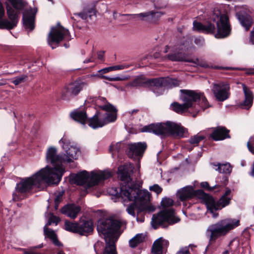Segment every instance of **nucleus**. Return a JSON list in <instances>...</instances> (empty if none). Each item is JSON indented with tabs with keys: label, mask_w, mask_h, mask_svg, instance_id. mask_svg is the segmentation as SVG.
I'll list each match as a JSON object with an SVG mask.
<instances>
[{
	"label": "nucleus",
	"mask_w": 254,
	"mask_h": 254,
	"mask_svg": "<svg viewBox=\"0 0 254 254\" xmlns=\"http://www.w3.org/2000/svg\"><path fill=\"white\" fill-rule=\"evenodd\" d=\"M57 171L55 168L46 167L30 177L21 179L16 184L15 190L24 193L31 191L34 186L40 188L44 183L58 185L61 181L62 173L58 175L55 173Z\"/></svg>",
	"instance_id": "nucleus-1"
},
{
	"label": "nucleus",
	"mask_w": 254,
	"mask_h": 254,
	"mask_svg": "<svg viewBox=\"0 0 254 254\" xmlns=\"http://www.w3.org/2000/svg\"><path fill=\"white\" fill-rule=\"evenodd\" d=\"M122 222L112 218H101L97 222V230L99 233L107 236L105 245L100 254H118L116 243L122 233Z\"/></svg>",
	"instance_id": "nucleus-2"
},
{
	"label": "nucleus",
	"mask_w": 254,
	"mask_h": 254,
	"mask_svg": "<svg viewBox=\"0 0 254 254\" xmlns=\"http://www.w3.org/2000/svg\"><path fill=\"white\" fill-rule=\"evenodd\" d=\"M141 131L153 133L161 137L172 136L176 138H183L185 136V133L188 132V130L181 124L166 121L145 126L141 128Z\"/></svg>",
	"instance_id": "nucleus-3"
},
{
	"label": "nucleus",
	"mask_w": 254,
	"mask_h": 254,
	"mask_svg": "<svg viewBox=\"0 0 254 254\" xmlns=\"http://www.w3.org/2000/svg\"><path fill=\"white\" fill-rule=\"evenodd\" d=\"M140 186L136 183H131L130 185L123 186L120 188L113 190L111 193L116 198L126 197L129 201L133 200L138 204L149 203L150 201L151 193L147 190H139Z\"/></svg>",
	"instance_id": "nucleus-4"
},
{
	"label": "nucleus",
	"mask_w": 254,
	"mask_h": 254,
	"mask_svg": "<svg viewBox=\"0 0 254 254\" xmlns=\"http://www.w3.org/2000/svg\"><path fill=\"white\" fill-rule=\"evenodd\" d=\"M240 225V220L236 219L227 218L220 220L210 225L206 234L209 237V242H215L218 238L225 236L231 230Z\"/></svg>",
	"instance_id": "nucleus-5"
},
{
	"label": "nucleus",
	"mask_w": 254,
	"mask_h": 254,
	"mask_svg": "<svg viewBox=\"0 0 254 254\" xmlns=\"http://www.w3.org/2000/svg\"><path fill=\"white\" fill-rule=\"evenodd\" d=\"M112 176V174L109 172L103 171L100 174L91 172V176L89 177L88 172L84 170L77 174H71L70 175V181L78 186L85 185L90 178V181L87 184L88 187L95 186L103 181L107 180Z\"/></svg>",
	"instance_id": "nucleus-6"
},
{
	"label": "nucleus",
	"mask_w": 254,
	"mask_h": 254,
	"mask_svg": "<svg viewBox=\"0 0 254 254\" xmlns=\"http://www.w3.org/2000/svg\"><path fill=\"white\" fill-rule=\"evenodd\" d=\"M180 221V219L175 216V210L170 208L160 211L152 217L151 224L154 229H157L159 226L167 228L168 224H174Z\"/></svg>",
	"instance_id": "nucleus-7"
},
{
	"label": "nucleus",
	"mask_w": 254,
	"mask_h": 254,
	"mask_svg": "<svg viewBox=\"0 0 254 254\" xmlns=\"http://www.w3.org/2000/svg\"><path fill=\"white\" fill-rule=\"evenodd\" d=\"M64 229L81 236H87L93 231V222L91 219H80L79 221L75 222L66 220L64 222Z\"/></svg>",
	"instance_id": "nucleus-8"
},
{
	"label": "nucleus",
	"mask_w": 254,
	"mask_h": 254,
	"mask_svg": "<svg viewBox=\"0 0 254 254\" xmlns=\"http://www.w3.org/2000/svg\"><path fill=\"white\" fill-rule=\"evenodd\" d=\"M64 39H71L70 33L68 29L63 27L60 23H58L56 27H52L48 36V43L54 49L59 46L60 42Z\"/></svg>",
	"instance_id": "nucleus-9"
},
{
	"label": "nucleus",
	"mask_w": 254,
	"mask_h": 254,
	"mask_svg": "<svg viewBox=\"0 0 254 254\" xmlns=\"http://www.w3.org/2000/svg\"><path fill=\"white\" fill-rule=\"evenodd\" d=\"M231 191L229 188H226L225 193L217 201L212 195L207 193L208 198L207 200L206 207L210 213L214 214V217L215 218L218 215V213L214 214L215 211L220 210L230 204L231 198L227 196L230 194Z\"/></svg>",
	"instance_id": "nucleus-10"
},
{
	"label": "nucleus",
	"mask_w": 254,
	"mask_h": 254,
	"mask_svg": "<svg viewBox=\"0 0 254 254\" xmlns=\"http://www.w3.org/2000/svg\"><path fill=\"white\" fill-rule=\"evenodd\" d=\"M177 196L181 201L191 199L196 197L201 199L206 205L207 200L208 198L207 193L202 190H194L192 186H187L178 190Z\"/></svg>",
	"instance_id": "nucleus-11"
},
{
	"label": "nucleus",
	"mask_w": 254,
	"mask_h": 254,
	"mask_svg": "<svg viewBox=\"0 0 254 254\" xmlns=\"http://www.w3.org/2000/svg\"><path fill=\"white\" fill-rule=\"evenodd\" d=\"M46 160L48 163H50L53 167H48L49 168H55L58 171L55 173L58 175L62 173V177L65 173V169L63 168L62 164L64 162V159L61 155L57 154V150L55 147H50L48 148L46 152Z\"/></svg>",
	"instance_id": "nucleus-12"
},
{
	"label": "nucleus",
	"mask_w": 254,
	"mask_h": 254,
	"mask_svg": "<svg viewBox=\"0 0 254 254\" xmlns=\"http://www.w3.org/2000/svg\"><path fill=\"white\" fill-rule=\"evenodd\" d=\"M216 24L217 32L215 34V38L223 39L228 37L231 34V27L228 15L225 14H220Z\"/></svg>",
	"instance_id": "nucleus-13"
},
{
	"label": "nucleus",
	"mask_w": 254,
	"mask_h": 254,
	"mask_svg": "<svg viewBox=\"0 0 254 254\" xmlns=\"http://www.w3.org/2000/svg\"><path fill=\"white\" fill-rule=\"evenodd\" d=\"M4 4L6 14L9 15L15 14L18 18L21 12L25 11L28 4L25 0H5Z\"/></svg>",
	"instance_id": "nucleus-14"
},
{
	"label": "nucleus",
	"mask_w": 254,
	"mask_h": 254,
	"mask_svg": "<svg viewBox=\"0 0 254 254\" xmlns=\"http://www.w3.org/2000/svg\"><path fill=\"white\" fill-rule=\"evenodd\" d=\"M230 88L229 84L220 82L214 84L212 91L216 100L223 102L229 98Z\"/></svg>",
	"instance_id": "nucleus-15"
},
{
	"label": "nucleus",
	"mask_w": 254,
	"mask_h": 254,
	"mask_svg": "<svg viewBox=\"0 0 254 254\" xmlns=\"http://www.w3.org/2000/svg\"><path fill=\"white\" fill-rule=\"evenodd\" d=\"M182 93L181 99L185 103H188V107L191 108L193 106V103H196L200 101L201 92H197L194 90L181 89L180 90Z\"/></svg>",
	"instance_id": "nucleus-16"
},
{
	"label": "nucleus",
	"mask_w": 254,
	"mask_h": 254,
	"mask_svg": "<svg viewBox=\"0 0 254 254\" xmlns=\"http://www.w3.org/2000/svg\"><path fill=\"white\" fill-rule=\"evenodd\" d=\"M134 169L133 164L130 163L120 165L118 168L117 173L120 180L124 182L127 187L129 185V183L132 181L131 176L133 173Z\"/></svg>",
	"instance_id": "nucleus-17"
},
{
	"label": "nucleus",
	"mask_w": 254,
	"mask_h": 254,
	"mask_svg": "<svg viewBox=\"0 0 254 254\" xmlns=\"http://www.w3.org/2000/svg\"><path fill=\"white\" fill-rule=\"evenodd\" d=\"M83 82H74L69 84L63 91L62 98L68 100L71 97L76 96L83 89Z\"/></svg>",
	"instance_id": "nucleus-18"
},
{
	"label": "nucleus",
	"mask_w": 254,
	"mask_h": 254,
	"mask_svg": "<svg viewBox=\"0 0 254 254\" xmlns=\"http://www.w3.org/2000/svg\"><path fill=\"white\" fill-rule=\"evenodd\" d=\"M146 148L147 144L145 142L129 143L126 152L129 158H132L134 155L136 157L142 156Z\"/></svg>",
	"instance_id": "nucleus-19"
},
{
	"label": "nucleus",
	"mask_w": 254,
	"mask_h": 254,
	"mask_svg": "<svg viewBox=\"0 0 254 254\" xmlns=\"http://www.w3.org/2000/svg\"><path fill=\"white\" fill-rule=\"evenodd\" d=\"M164 14L163 12L161 11H154L152 10L139 14H123L122 15L123 16H129L130 17L129 19L140 18L142 20L152 22L155 21V18L157 19Z\"/></svg>",
	"instance_id": "nucleus-20"
},
{
	"label": "nucleus",
	"mask_w": 254,
	"mask_h": 254,
	"mask_svg": "<svg viewBox=\"0 0 254 254\" xmlns=\"http://www.w3.org/2000/svg\"><path fill=\"white\" fill-rule=\"evenodd\" d=\"M37 8L32 9L31 8L23 13L22 21L24 27L32 31L35 28V20Z\"/></svg>",
	"instance_id": "nucleus-21"
},
{
	"label": "nucleus",
	"mask_w": 254,
	"mask_h": 254,
	"mask_svg": "<svg viewBox=\"0 0 254 254\" xmlns=\"http://www.w3.org/2000/svg\"><path fill=\"white\" fill-rule=\"evenodd\" d=\"M147 88L157 96L163 94L165 89L162 77L148 79Z\"/></svg>",
	"instance_id": "nucleus-22"
},
{
	"label": "nucleus",
	"mask_w": 254,
	"mask_h": 254,
	"mask_svg": "<svg viewBox=\"0 0 254 254\" xmlns=\"http://www.w3.org/2000/svg\"><path fill=\"white\" fill-rule=\"evenodd\" d=\"M212 132L209 137L214 141L223 140L226 138H230L229 134L230 130L225 127L218 126L216 127H212Z\"/></svg>",
	"instance_id": "nucleus-23"
},
{
	"label": "nucleus",
	"mask_w": 254,
	"mask_h": 254,
	"mask_svg": "<svg viewBox=\"0 0 254 254\" xmlns=\"http://www.w3.org/2000/svg\"><path fill=\"white\" fill-rule=\"evenodd\" d=\"M165 60H168L173 62H191L188 54L183 52L171 51L164 57Z\"/></svg>",
	"instance_id": "nucleus-24"
},
{
	"label": "nucleus",
	"mask_w": 254,
	"mask_h": 254,
	"mask_svg": "<svg viewBox=\"0 0 254 254\" xmlns=\"http://www.w3.org/2000/svg\"><path fill=\"white\" fill-rule=\"evenodd\" d=\"M236 16L241 25L245 28L246 30H249L253 24L252 17L245 11H240L237 12Z\"/></svg>",
	"instance_id": "nucleus-25"
},
{
	"label": "nucleus",
	"mask_w": 254,
	"mask_h": 254,
	"mask_svg": "<svg viewBox=\"0 0 254 254\" xmlns=\"http://www.w3.org/2000/svg\"><path fill=\"white\" fill-rule=\"evenodd\" d=\"M8 19H3L0 20V29L11 30L14 28L18 23L19 18L15 14L9 15L7 14Z\"/></svg>",
	"instance_id": "nucleus-26"
},
{
	"label": "nucleus",
	"mask_w": 254,
	"mask_h": 254,
	"mask_svg": "<svg viewBox=\"0 0 254 254\" xmlns=\"http://www.w3.org/2000/svg\"><path fill=\"white\" fill-rule=\"evenodd\" d=\"M80 210V206L76 205L74 203H69L64 205L61 208V212L72 219H75Z\"/></svg>",
	"instance_id": "nucleus-27"
},
{
	"label": "nucleus",
	"mask_w": 254,
	"mask_h": 254,
	"mask_svg": "<svg viewBox=\"0 0 254 254\" xmlns=\"http://www.w3.org/2000/svg\"><path fill=\"white\" fill-rule=\"evenodd\" d=\"M243 89L245 95V100L239 106L242 109L249 110L253 105L254 96L252 91L245 85L243 84Z\"/></svg>",
	"instance_id": "nucleus-28"
},
{
	"label": "nucleus",
	"mask_w": 254,
	"mask_h": 254,
	"mask_svg": "<svg viewBox=\"0 0 254 254\" xmlns=\"http://www.w3.org/2000/svg\"><path fill=\"white\" fill-rule=\"evenodd\" d=\"M79 149L73 146H70L67 150H66L65 153L62 154L64 159V163H70L73 161V160H76L78 158V153L79 152Z\"/></svg>",
	"instance_id": "nucleus-29"
},
{
	"label": "nucleus",
	"mask_w": 254,
	"mask_h": 254,
	"mask_svg": "<svg viewBox=\"0 0 254 254\" xmlns=\"http://www.w3.org/2000/svg\"><path fill=\"white\" fill-rule=\"evenodd\" d=\"M44 234L46 238L50 239L54 245L59 247L63 246V244L59 240L57 235L53 230L49 228L47 226H44Z\"/></svg>",
	"instance_id": "nucleus-30"
},
{
	"label": "nucleus",
	"mask_w": 254,
	"mask_h": 254,
	"mask_svg": "<svg viewBox=\"0 0 254 254\" xmlns=\"http://www.w3.org/2000/svg\"><path fill=\"white\" fill-rule=\"evenodd\" d=\"M70 117L73 120L83 125L86 124L87 115L84 111L75 110L70 113Z\"/></svg>",
	"instance_id": "nucleus-31"
},
{
	"label": "nucleus",
	"mask_w": 254,
	"mask_h": 254,
	"mask_svg": "<svg viewBox=\"0 0 254 254\" xmlns=\"http://www.w3.org/2000/svg\"><path fill=\"white\" fill-rule=\"evenodd\" d=\"M86 124L93 129L101 127L105 125L103 121L99 119V112L96 113L91 118L87 119Z\"/></svg>",
	"instance_id": "nucleus-32"
},
{
	"label": "nucleus",
	"mask_w": 254,
	"mask_h": 254,
	"mask_svg": "<svg viewBox=\"0 0 254 254\" xmlns=\"http://www.w3.org/2000/svg\"><path fill=\"white\" fill-rule=\"evenodd\" d=\"M163 81L164 89H171L178 87L180 85L181 81L177 78H173L169 76L161 77Z\"/></svg>",
	"instance_id": "nucleus-33"
},
{
	"label": "nucleus",
	"mask_w": 254,
	"mask_h": 254,
	"mask_svg": "<svg viewBox=\"0 0 254 254\" xmlns=\"http://www.w3.org/2000/svg\"><path fill=\"white\" fill-rule=\"evenodd\" d=\"M190 61H192L191 62H190V63H193L195 64L197 66H199L201 67H203L205 68H214V69H229L231 68L229 67H223V66H210L208 64H207L205 62L200 61L198 58H196L195 60H192L190 59Z\"/></svg>",
	"instance_id": "nucleus-34"
},
{
	"label": "nucleus",
	"mask_w": 254,
	"mask_h": 254,
	"mask_svg": "<svg viewBox=\"0 0 254 254\" xmlns=\"http://www.w3.org/2000/svg\"><path fill=\"white\" fill-rule=\"evenodd\" d=\"M130 85L132 87H147L148 79L143 75H139L130 82Z\"/></svg>",
	"instance_id": "nucleus-35"
},
{
	"label": "nucleus",
	"mask_w": 254,
	"mask_h": 254,
	"mask_svg": "<svg viewBox=\"0 0 254 254\" xmlns=\"http://www.w3.org/2000/svg\"><path fill=\"white\" fill-rule=\"evenodd\" d=\"M144 240L145 236L143 234H137L129 241V246L130 248L134 249L139 244L143 242Z\"/></svg>",
	"instance_id": "nucleus-36"
},
{
	"label": "nucleus",
	"mask_w": 254,
	"mask_h": 254,
	"mask_svg": "<svg viewBox=\"0 0 254 254\" xmlns=\"http://www.w3.org/2000/svg\"><path fill=\"white\" fill-rule=\"evenodd\" d=\"M212 164L215 167L217 166V168H216L215 170L218 171L220 173L230 175L232 172V167L229 163H218L217 165L212 163Z\"/></svg>",
	"instance_id": "nucleus-37"
},
{
	"label": "nucleus",
	"mask_w": 254,
	"mask_h": 254,
	"mask_svg": "<svg viewBox=\"0 0 254 254\" xmlns=\"http://www.w3.org/2000/svg\"><path fill=\"white\" fill-rule=\"evenodd\" d=\"M188 103L181 104L178 102H174L171 104L172 110L177 113L182 114L186 111L189 108Z\"/></svg>",
	"instance_id": "nucleus-38"
},
{
	"label": "nucleus",
	"mask_w": 254,
	"mask_h": 254,
	"mask_svg": "<svg viewBox=\"0 0 254 254\" xmlns=\"http://www.w3.org/2000/svg\"><path fill=\"white\" fill-rule=\"evenodd\" d=\"M216 30V28L214 23H212L211 21H206L204 24L203 33L215 35Z\"/></svg>",
	"instance_id": "nucleus-39"
},
{
	"label": "nucleus",
	"mask_w": 254,
	"mask_h": 254,
	"mask_svg": "<svg viewBox=\"0 0 254 254\" xmlns=\"http://www.w3.org/2000/svg\"><path fill=\"white\" fill-rule=\"evenodd\" d=\"M162 237L157 239L152 247V253L153 254H163V247L161 245Z\"/></svg>",
	"instance_id": "nucleus-40"
},
{
	"label": "nucleus",
	"mask_w": 254,
	"mask_h": 254,
	"mask_svg": "<svg viewBox=\"0 0 254 254\" xmlns=\"http://www.w3.org/2000/svg\"><path fill=\"white\" fill-rule=\"evenodd\" d=\"M140 208V204L136 201L130 203L127 208V213L132 216L133 217L135 216V210H137V215L138 216V212L139 211V209Z\"/></svg>",
	"instance_id": "nucleus-41"
},
{
	"label": "nucleus",
	"mask_w": 254,
	"mask_h": 254,
	"mask_svg": "<svg viewBox=\"0 0 254 254\" xmlns=\"http://www.w3.org/2000/svg\"><path fill=\"white\" fill-rule=\"evenodd\" d=\"M124 68V67L122 65H115L101 69L99 70L98 72L101 74H102L113 70L123 69Z\"/></svg>",
	"instance_id": "nucleus-42"
},
{
	"label": "nucleus",
	"mask_w": 254,
	"mask_h": 254,
	"mask_svg": "<svg viewBox=\"0 0 254 254\" xmlns=\"http://www.w3.org/2000/svg\"><path fill=\"white\" fill-rule=\"evenodd\" d=\"M99 107L103 111L111 113H117L118 111L117 109L109 102H107V103L104 105L100 106Z\"/></svg>",
	"instance_id": "nucleus-43"
},
{
	"label": "nucleus",
	"mask_w": 254,
	"mask_h": 254,
	"mask_svg": "<svg viewBox=\"0 0 254 254\" xmlns=\"http://www.w3.org/2000/svg\"><path fill=\"white\" fill-rule=\"evenodd\" d=\"M205 137L204 135H198V134L191 136L189 140V142L192 145H197L201 141L204 139Z\"/></svg>",
	"instance_id": "nucleus-44"
},
{
	"label": "nucleus",
	"mask_w": 254,
	"mask_h": 254,
	"mask_svg": "<svg viewBox=\"0 0 254 254\" xmlns=\"http://www.w3.org/2000/svg\"><path fill=\"white\" fill-rule=\"evenodd\" d=\"M155 210V207L153 205H149L148 203L140 204V208L138 212V214H140L141 212L148 211L153 212Z\"/></svg>",
	"instance_id": "nucleus-45"
},
{
	"label": "nucleus",
	"mask_w": 254,
	"mask_h": 254,
	"mask_svg": "<svg viewBox=\"0 0 254 254\" xmlns=\"http://www.w3.org/2000/svg\"><path fill=\"white\" fill-rule=\"evenodd\" d=\"M28 79V76L26 75H22L19 76H16L15 77L12 82L15 85H18L20 84V83H23L25 81H26Z\"/></svg>",
	"instance_id": "nucleus-46"
},
{
	"label": "nucleus",
	"mask_w": 254,
	"mask_h": 254,
	"mask_svg": "<svg viewBox=\"0 0 254 254\" xmlns=\"http://www.w3.org/2000/svg\"><path fill=\"white\" fill-rule=\"evenodd\" d=\"M64 191H59L58 192V194L56 196L55 198L54 202V208L55 210H58L59 208V206L60 203L62 201L63 198L62 196L64 194Z\"/></svg>",
	"instance_id": "nucleus-47"
},
{
	"label": "nucleus",
	"mask_w": 254,
	"mask_h": 254,
	"mask_svg": "<svg viewBox=\"0 0 254 254\" xmlns=\"http://www.w3.org/2000/svg\"><path fill=\"white\" fill-rule=\"evenodd\" d=\"M201 94H202V95H201L200 106L203 109V110H204L205 109L208 108L209 107H210V106L209 105V103L207 99L204 95V93L201 92Z\"/></svg>",
	"instance_id": "nucleus-48"
},
{
	"label": "nucleus",
	"mask_w": 254,
	"mask_h": 254,
	"mask_svg": "<svg viewBox=\"0 0 254 254\" xmlns=\"http://www.w3.org/2000/svg\"><path fill=\"white\" fill-rule=\"evenodd\" d=\"M161 204L163 208L168 207L173 205L174 201L170 198H164L161 201Z\"/></svg>",
	"instance_id": "nucleus-49"
},
{
	"label": "nucleus",
	"mask_w": 254,
	"mask_h": 254,
	"mask_svg": "<svg viewBox=\"0 0 254 254\" xmlns=\"http://www.w3.org/2000/svg\"><path fill=\"white\" fill-rule=\"evenodd\" d=\"M200 186L202 188H204L208 191H212L215 189H218L220 187V186L218 185H216L214 186L211 187L209 186V183L207 182H203L201 183Z\"/></svg>",
	"instance_id": "nucleus-50"
},
{
	"label": "nucleus",
	"mask_w": 254,
	"mask_h": 254,
	"mask_svg": "<svg viewBox=\"0 0 254 254\" xmlns=\"http://www.w3.org/2000/svg\"><path fill=\"white\" fill-rule=\"evenodd\" d=\"M193 28L199 32L203 33L204 24L200 22L194 21L193 23Z\"/></svg>",
	"instance_id": "nucleus-51"
},
{
	"label": "nucleus",
	"mask_w": 254,
	"mask_h": 254,
	"mask_svg": "<svg viewBox=\"0 0 254 254\" xmlns=\"http://www.w3.org/2000/svg\"><path fill=\"white\" fill-rule=\"evenodd\" d=\"M98 76L100 77L101 78L107 79L110 81H121L123 80V78L120 77V76H116V77H108L107 76L103 75H98Z\"/></svg>",
	"instance_id": "nucleus-52"
},
{
	"label": "nucleus",
	"mask_w": 254,
	"mask_h": 254,
	"mask_svg": "<svg viewBox=\"0 0 254 254\" xmlns=\"http://www.w3.org/2000/svg\"><path fill=\"white\" fill-rule=\"evenodd\" d=\"M149 190L151 191H154L157 194L160 193L162 191V189L157 184H155L152 186L150 187Z\"/></svg>",
	"instance_id": "nucleus-53"
},
{
	"label": "nucleus",
	"mask_w": 254,
	"mask_h": 254,
	"mask_svg": "<svg viewBox=\"0 0 254 254\" xmlns=\"http://www.w3.org/2000/svg\"><path fill=\"white\" fill-rule=\"evenodd\" d=\"M105 119L108 121V122H114L117 119V113H109L107 115Z\"/></svg>",
	"instance_id": "nucleus-54"
},
{
	"label": "nucleus",
	"mask_w": 254,
	"mask_h": 254,
	"mask_svg": "<svg viewBox=\"0 0 254 254\" xmlns=\"http://www.w3.org/2000/svg\"><path fill=\"white\" fill-rule=\"evenodd\" d=\"M86 12L88 14V16H89L90 18H91L92 16L96 15V12L95 6H94L93 7L88 9L87 10H86Z\"/></svg>",
	"instance_id": "nucleus-55"
},
{
	"label": "nucleus",
	"mask_w": 254,
	"mask_h": 254,
	"mask_svg": "<svg viewBox=\"0 0 254 254\" xmlns=\"http://www.w3.org/2000/svg\"><path fill=\"white\" fill-rule=\"evenodd\" d=\"M74 15H78L81 19L83 20H86L88 17V14L86 11V9H84L83 12H81L77 13H75Z\"/></svg>",
	"instance_id": "nucleus-56"
},
{
	"label": "nucleus",
	"mask_w": 254,
	"mask_h": 254,
	"mask_svg": "<svg viewBox=\"0 0 254 254\" xmlns=\"http://www.w3.org/2000/svg\"><path fill=\"white\" fill-rule=\"evenodd\" d=\"M176 254H191L189 247H185L184 248H181L180 251H179Z\"/></svg>",
	"instance_id": "nucleus-57"
},
{
	"label": "nucleus",
	"mask_w": 254,
	"mask_h": 254,
	"mask_svg": "<svg viewBox=\"0 0 254 254\" xmlns=\"http://www.w3.org/2000/svg\"><path fill=\"white\" fill-rule=\"evenodd\" d=\"M204 40L202 38L196 37L194 39V43L198 46H202L204 43Z\"/></svg>",
	"instance_id": "nucleus-58"
},
{
	"label": "nucleus",
	"mask_w": 254,
	"mask_h": 254,
	"mask_svg": "<svg viewBox=\"0 0 254 254\" xmlns=\"http://www.w3.org/2000/svg\"><path fill=\"white\" fill-rule=\"evenodd\" d=\"M50 218L52 219V221H54L53 223H55L56 225H57L58 223L61 221L60 218L59 217L54 215L53 213L51 214Z\"/></svg>",
	"instance_id": "nucleus-59"
},
{
	"label": "nucleus",
	"mask_w": 254,
	"mask_h": 254,
	"mask_svg": "<svg viewBox=\"0 0 254 254\" xmlns=\"http://www.w3.org/2000/svg\"><path fill=\"white\" fill-rule=\"evenodd\" d=\"M228 178L225 175L223 176L222 179L221 180V183L222 185L225 186L227 185L228 183Z\"/></svg>",
	"instance_id": "nucleus-60"
},
{
	"label": "nucleus",
	"mask_w": 254,
	"mask_h": 254,
	"mask_svg": "<svg viewBox=\"0 0 254 254\" xmlns=\"http://www.w3.org/2000/svg\"><path fill=\"white\" fill-rule=\"evenodd\" d=\"M4 15V9L3 6L0 1V20L3 18Z\"/></svg>",
	"instance_id": "nucleus-61"
},
{
	"label": "nucleus",
	"mask_w": 254,
	"mask_h": 254,
	"mask_svg": "<svg viewBox=\"0 0 254 254\" xmlns=\"http://www.w3.org/2000/svg\"><path fill=\"white\" fill-rule=\"evenodd\" d=\"M104 51H100L98 52L97 56L98 59L100 60H103L104 59Z\"/></svg>",
	"instance_id": "nucleus-62"
},
{
	"label": "nucleus",
	"mask_w": 254,
	"mask_h": 254,
	"mask_svg": "<svg viewBox=\"0 0 254 254\" xmlns=\"http://www.w3.org/2000/svg\"><path fill=\"white\" fill-rule=\"evenodd\" d=\"M247 147H248L249 150L251 153H252L253 154H254V149L253 148V147L251 145V143L250 142V141L248 142V143H247Z\"/></svg>",
	"instance_id": "nucleus-63"
},
{
	"label": "nucleus",
	"mask_w": 254,
	"mask_h": 254,
	"mask_svg": "<svg viewBox=\"0 0 254 254\" xmlns=\"http://www.w3.org/2000/svg\"><path fill=\"white\" fill-rule=\"evenodd\" d=\"M169 244V241L168 240H165L162 238V240H161V245L163 246L167 247Z\"/></svg>",
	"instance_id": "nucleus-64"
}]
</instances>
